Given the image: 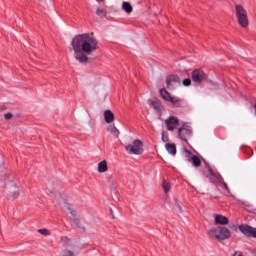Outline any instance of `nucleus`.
<instances>
[{
  "mask_svg": "<svg viewBox=\"0 0 256 256\" xmlns=\"http://www.w3.org/2000/svg\"><path fill=\"white\" fill-rule=\"evenodd\" d=\"M71 46L76 61L87 63L89 61L87 55H93L99 49V42L93 34L84 33L76 35L71 41Z\"/></svg>",
  "mask_w": 256,
  "mask_h": 256,
  "instance_id": "nucleus-1",
  "label": "nucleus"
},
{
  "mask_svg": "<svg viewBox=\"0 0 256 256\" xmlns=\"http://www.w3.org/2000/svg\"><path fill=\"white\" fill-rule=\"evenodd\" d=\"M208 237H210V239H215V241H225L230 239L231 230L225 226L213 227L208 230Z\"/></svg>",
  "mask_w": 256,
  "mask_h": 256,
  "instance_id": "nucleus-2",
  "label": "nucleus"
},
{
  "mask_svg": "<svg viewBox=\"0 0 256 256\" xmlns=\"http://www.w3.org/2000/svg\"><path fill=\"white\" fill-rule=\"evenodd\" d=\"M235 15L240 27L247 29L249 27V15L247 14V10L241 4L235 5Z\"/></svg>",
  "mask_w": 256,
  "mask_h": 256,
  "instance_id": "nucleus-3",
  "label": "nucleus"
},
{
  "mask_svg": "<svg viewBox=\"0 0 256 256\" xmlns=\"http://www.w3.org/2000/svg\"><path fill=\"white\" fill-rule=\"evenodd\" d=\"M125 150L129 155H143V141L134 140L132 144H129L125 147Z\"/></svg>",
  "mask_w": 256,
  "mask_h": 256,
  "instance_id": "nucleus-4",
  "label": "nucleus"
},
{
  "mask_svg": "<svg viewBox=\"0 0 256 256\" xmlns=\"http://www.w3.org/2000/svg\"><path fill=\"white\" fill-rule=\"evenodd\" d=\"M177 133H178L179 139L187 143V141H189V138L193 137V128H191L189 124L183 123L182 126L178 128Z\"/></svg>",
  "mask_w": 256,
  "mask_h": 256,
  "instance_id": "nucleus-5",
  "label": "nucleus"
},
{
  "mask_svg": "<svg viewBox=\"0 0 256 256\" xmlns=\"http://www.w3.org/2000/svg\"><path fill=\"white\" fill-rule=\"evenodd\" d=\"M206 177L210 179L211 183H214L215 185H219V183H223L224 188L229 189V187H227V183L223 181V178L221 177V175H219V173L215 172L213 169L208 170Z\"/></svg>",
  "mask_w": 256,
  "mask_h": 256,
  "instance_id": "nucleus-6",
  "label": "nucleus"
},
{
  "mask_svg": "<svg viewBox=\"0 0 256 256\" xmlns=\"http://www.w3.org/2000/svg\"><path fill=\"white\" fill-rule=\"evenodd\" d=\"M166 85L167 89H169L170 91H174L176 87H179V85H181V78H179V76L177 75L168 76L166 79Z\"/></svg>",
  "mask_w": 256,
  "mask_h": 256,
  "instance_id": "nucleus-7",
  "label": "nucleus"
},
{
  "mask_svg": "<svg viewBox=\"0 0 256 256\" xmlns=\"http://www.w3.org/2000/svg\"><path fill=\"white\" fill-rule=\"evenodd\" d=\"M6 187L12 199H19L21 192L19 191V188H17V184L13 182V180H10L9 182H7Z\"/></svg>",
  "mask_w": 256,
  "mask_h": 256,
  "instance_id": "nucleus-8",
  "label": "nucleus"
},
{
  "mask_svg": "<svg viewBox=\"0 0 256 256\" xmlns=\"http://www.w3.org/2000/svg\"><path fill=\"white\" fill-rule=\"evenodd\" d=\"M160 95L164 101H168L169 103H173V105H177V103H181V99L177 96H172L165 88L160 89Z\"/></svg>",
  "mask_w": 256,
  "mask_h": 256,
  "instance_id": "nucleus-9",
  "label": "nucleus"
},
{
  "mask_svg": "<svg viewBox=\"0 0 256 256\" xmlns=\"http://www.w3.org/2000/svg\"><path fill=\"white\" fill-rule=\"evenodd\" d=\"M238 229L246 237H253L256 239V228H253L247 224H241Z\"/></svg>",
  "mask_w": 256,
  "mask_h": 256,
  "instance_id": "nucleus-10",
  "label": "nucleus"
},
{
  "mask_svg": "<svg viewBox=\"0 0 256 256\" xmlns=\"http://www.w3.org/2000/svg\"><path fill=\"white\" fill-rule=\"evenodd\" d=\"M165 125L168 131H175L179 125V118L175 116H170L165 120Z\"/></svg>",
  "mask_w": 256,
  "mask_h": 256,
  "instance_id": "nucleus-11",
  "label": "nucleus"
},
{
  "mask_svg": "<svg viewBox=\"0 0 256 256\" xmlns=\"http://www.w3.org/2000/svg\"><path fill=\"white\" fill-rule=\"evenodd\" d=\"M70 219L73 221L74 225H76V227H78V229L85 230V226L83 225V222H81V219H79V215H77V212L71 211Z\"/></svg>",
  "mask_w": 256,
  "mask_h": 256,
  "instance_id": "nucleus-12",
  "label": "nucleus"
},
{
  "mask_svg": "<svg viewBox=\"0 0 256 256\" xmlns=\"http://www.w3.org/2000/svg\"><path fill=\"white\" fill-rule=\"evenodd\" d=\"M205 79V72L203 70H194L192 72V80L194 83H201Z\"/></svg>",
  "mask_w": 256,
  "mask_h": 256,
  "instance_id": "nucleus-13",
  "label": "nucleus"
},
{
  "mask_svg": "<svg viewBox=\"0 0 256 256\" xmlns=\"http://www.w3.org/2000/svg\"><path fill=\"white\" fill-rule=\"evenodd\" d=\"M214 224L215 225H229V219L223 215L215 214L214 215Z\"/></svg>",
  "mask_w": 256,
  "mask_h": 256,
  "instance_id": "nucleus-14",
  "label": "nucleus"
},
{
  "mask_svg": "<svg viewBox=\"0 0 256 256\" xmlns=\"http://www.w3.org/2000/svg\"><path fill=\"white\" fill-rule=\"evenodd\" d=\"M98 173H107L109 171V167L107 166V160H102L97 165Z\"/></svg>",
  "mask_w": 256,
  "mask_h": 256,
  "instance_id": "nucleus-15",
  "label": "nucleus"
},
{
  "mask_svg": "<svg viewBox=\"0 0 256 256\" xmlns=\"http://www.w3.org/2000/svg\"><path fill=\"white\" fill-rule=\"evenodd\" d=\"M148 104L150 107H153L154 111L159 113L161 111V101L155 99V100H148Z\"/></svg>",
  "mask_w": 256,
  "mask_h": 256,
  "instance_id": "nucleus-16",
  "label": "nucleus"
},
{
  "mask_svg": "<svg viewBox=\"0 0 256 256\" xmlns=\"http://www.w3.org/2000/svg\"><path fill=\"white\" fill-rule=\"evenodd\" d=\"M104 120L106 123H113V121H115V115L111 110L104 111Z\"/></svg>",
  "mask_w": 256,
  "mask_h": 256,
  "instance_id": "nucleus-17",
  "label": "nucleus"
},
{
  "mask_svg": "<svg viewBox=\"0 0 256 256\" xmlns=\"http://www.w3.org/2000/svg\"><path fill=\"white\" fill-rule=\"evenodd\" d=\"M165 149L170 153V155H173V157L177 155V146H175V144L167 143L165 144Z\"/></svg>",
  "mask_w": 256,
  "mask_h": 256,
  "instance_id": "nucleus-18",
  "label": "nucleus"
},
{
  "mask_svg": "<svg viewBox=\"0 0 256 256\" xmlns=\"http://www.w3.org/2000/svg\"><path fill=\"white\" fill-rule=\"evenodd\" d=\"M108 133H111V135H113V137H116V139H118L120 132L119 129H117V127H115L114 125H110L107 128Z\"/></svg>",
  "mask_w": 256,
  "mask_h": 256,
  "instance_id": "nucleus-19",
  "label": "nucleus"
},
{
  "mask_svg": "<svg viewBox=\"0 0 256 256\" xmlns=\"http://www.w3.org/2000/svg\"><path fill=\"white\" fill-rule=\"evenodd\" d=\"M122 9L128 15H131V13H133V6H131V3H129V2H123L122 3Z\"/></svg>",
  "mask_w": 256,
  "mask_h": 256,
  "instance_id": "nucleus-20",
  "label": "nucleus"
},
{
  "mask_svg": "<svg viewBox=\"0 0 256 256\" xmlns=\"http://www.w3.org/2000/svg\"><path fill=\"white\" fill-rule=\"evenodd\" d=\"M190 161L194 167H201V159L197 155H192Z\"/></svg>",
  "mask_w": 256,
  "mask_h": 256,
  "instance_id": "nucleus-21",
  "label": "nucleus"
},
{
  "mask_svg": "<svg viewBox=\"0 0 256 256\" xmlns=\"http://www.w3.org/2000/svg\"><path fill=\"white\" fill-rule=\"evenodd\" d=\"M58 256H75V252H73V250L70 249H64L60 252Z\"/></svg>",
  "mask_w": 256,
  "mask_h": 256,
  "instance_id": "nucleus-22",
  "label": "nucleus"
},
{
  "mask_svg": "<svg viewBox=\"0 0 256 256\" xmlns=\"http://www.w3.org/2000/svg\"><path fill=\"white\" fill-rule=\"evenodd\" d=\"M162 187L164 189V193H168L169 191H171V183L168 182L167 180L163 181Z\"/></svg>",
  "mask_w": 256,
  "mask_h": 256,
  "instance_id": "nucleus-23",
  "label": "nucleus"
},
{
  "mask_svg": "<svg viewBox=\"0 0 256 256\" xmlns=\"http://www.w3.org/2000/svg\"><path fill=\"white\" fill-rule=\"evenodd\" d=\"M96 15H98V17H105V15H107V10L105 9V7L98 8L96 10Z\"/></svg>",
  "mask_w": 256,
  "mask_h": 256,
  "instance_id": "nucleus-24",
  "label": "nucleus"
},
{
  "mask_svg": "<svg viewBox=\"0 0 256 256\" xmlns=\"http://www.w3.org/2000/svg\"><path fill=\"white\" fill-rule=\"evenodd\" d=\"M60 242L64 244L66 247H69V245H71V239H69L67 236H62L60 238Z\"/></svg>",
  "mask_w": 256,
  "mask_h": 256,
  "instance_id": "nucleus-25",
  "label": "nucleus"
},
{
  "mask_svg": "<svg viewBox=\"0 0 256 256\" xmlns=\"http://www.w3.org/2000/svg\"><path fill=\"white\" fill-rule=\"evenodd\" d=\"M38 233H40V235H44V237H49V235H51V231H49V229L46 228L39 229Z\"/></svg>",
  "mask_w": 256,
  "mask_h": 256,
  "instance_id": "nucleus-26",
  "label": "nucleus"
},
{
  "mask_svg": "<svg viewBox=\"0 0 256 256\" xmlns=\"http://www.w3.org/2000/svg\"><path fill=\"white\" fill-rule=\"evenodd\" d=\"M175 205L180 213H183V208L181 207V202L178 199L175 200Z\"/></svg>",
  "mask_w": 256,
  "mask_h": 256,
  "instance_id": "nucleus-27",
  "label": "nucleus"
},
{
  "mask_svg": "<svg viewBox=\"0 0 256 256\" xmlns=\"http://www.w3.org/2000/svg\"><path fill=\"white\" fill-rule=\"evenodd\" d=\"M182 85H184V87H189V85H191V79L186 78L182 81Z\"/></svg>",
  "mask_w": 256,
  "mask_h": 256,
  "instance_id": "nucleus-28",
  "label": "nucleus"
},
{
  "mask_svg": "<svg viewBox=\"0 0 256 256\" xmlns=\"http://www.w3.org/2000/svg\"><path fill=\"white\" fill-rule=\"evenodd\" d=\"M162 141L164 143L169 142V135H167V133H165V132H162Z\"/></svg>",
  "mask_w": 256,
  "mask_h": 256,
  "instance_id": "nucleus-29",
  "label": "nucleus"
},
{
  "mask_svg": "<svg viewBox=\"0 0 256 256\" xmlns=\"http://www.w3.org/2000/svg\"><path fill=\"white\" fill-rule=\"evenodd\" d=\"M4 119H6V121H9V120L13 119V113H11V112L6 113L4 115Z\"/></svg>",
  "mask_w": 256,
  "mask_h": 256,
  "instance_id": "nucleus-30",
  "label": "nucleus"
},
{
  "mask_svg": "<svg viewBox=\"0 0 256 256\" xmlns=\"http://www.w3.org/2000/svg\"><path fill=\"white\" fill-rule=\"evenodd\" d=\"M233 256H243V253H241V252H234Z\"/></svg>",
  "mask_w": 256,
  "mask_h": 256,
  "instance_id": "nucleus-31",
  "label": "nucleus"
},
{
  "mask_svg": "<svg viewBox=\"0 0 256 256\" xmlns=\"http://www.w3.org/2000/svg\"><path fill=\"white\" fill-rule=\"evenodd\" d=\"M251 255H256V248L250 250Z\"/></svg>",
  "mask_w": 256,
  "mask_h": 256,
  "instance_id": "nucleus-32",
  "label": "nucleus"
},
{
  "mask_svg": "<svg viewBox=\"0 0 256 256\" xmlns=\"http://www.w3.org/2000/svg\"><path fill=\"white\" fill-rule=\"evenodd\" d=\"M96 1H98L99 3H101V2H103L104 0H96Z\"/></svg>",
  "mask_w": 256,
  "mask_h": 256,
  "instance_id": "nucleus-33",
  "label": "nucleus"
},
{
  "mask_svg": "<svg viewBox=\"0 0 256 256\" xmlns=\"http://www.w3.org/2000/svg\"><path fill=\"white\" fill-rule=\"evenodd\" d=\"M1 109H2V111H3V110L5 109V107L3 106Z\"/></svg>",
  "mask_w": 256,
  "mask_h": 256,
  "instance_id": "nucleus-34",
  "label": "nucleus"
}]
</instances>
